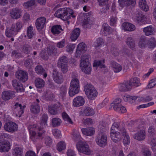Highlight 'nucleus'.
<instances>
[{"mask_svg":"<svg viewBox=\"0 0 156 156\" xmlns=\"http://www.w3.org/2000/svg\"><path fill=\"white\" fill-rule=\"evenodd\" d=\"M48 118V115L43 114L41 115L40 118L41 127L36 125H30L29 127L30 138L33 141L35 142L37 139L43 138L45 131L43 128L46 127L47 125Z\"/></svg>","mask_w":156,"mask_h":156,"instance_id":"1","label":"nucleus"},{"mask_svg":"<svg viewBox=\"0 0 156 156\" xmlns=\"http://www.w3.org/2000/svg\"><path fill=\"white\" fill-rule=\"evenodd\" d=\"M73 11L71 9L62 8L58 9L55 13V16L63 20H66L69 19L70 16L74 18L75 16L73 15Z\"/></svg>","mask_w":156,"mask_h":156,"instance_id":"2","label":"nucleus"},{"mask_svg":"<svg viewBox=\"0 0 156 156\" xmlns=\"http://www.w3.org/2000/svg\"><path fill=\"white\" fill-rule=\"evenodd\" d=\"M90 58L89 55H83L80 61V66L82 71L87 74H90L91 71V66L89 62Z\"/></svg>","mask_w":156,"mask_h":156,"instance_id":"3","label":"nucleus"},{"mask_svg":"<svg viewBox=\"0 0 156 156\" xmlns=\"http://www.w3.org/2000/svg\"><path fill=\"white\" fill-rule=\"evenodd\" d=\"M73 75L72 76L73 78L70 84V87L69 90V94L70 97H73L76 94H78L80 90V84L78 79Z\"/></svg>","mask_w":156,"mask_h":156,"instance_id":"4","label":"nucleus"},{"mask_svg":"<svg viewBox=\"0 0 156 156\" xmlns=\"http://www.w3.org/2000/svg\"><path fill=\"white\" fill-rule=\"evenodd\" d=\"M84 90L85 94L90 99H93L96 97L98 93L93 86L90 83H85L84 86Z\"/></svg>","mask_w":156,"mask_h":156,"instance_id":"5","label":"nucleus"},{"mask_svg":"<svg viewBox=\"0 0 156 156\" xmlns=\"http://www.w3.org/2000/svg\"><path fill=\"white\" fill-rule=\"evenodd\" d=\"M68 59L65 56L61 57L58 60V66L61 68V71L63 73H66L68 71Z\"/></svg>","mask_w":156,"mask_h":156,"instance_id":"6","label":"nucleus"},{"mask_svg":"<svg viewBox=\"0 0 156 156\" xmlns=\"http://www.w3.org/2000/svg\"><path fill=\"white\" fill-rule=\"evenodd\" d=\"M76 148L78 151L84 154L89 155L90 151L88 145L86 143L80 141L76 144Z\"/></svg>","mask_w":156,"mask_h":156,"instance_id":"7","label":"nucleus"},{"mask_svg":"<svg viewBox=\"0 0 156 156\" xmlns=\"http://www.w3.org/2000/svg\"><path fill=\"white\" fill-rule=\"evenodd\" d=\"M104 133L101 131L100 133L98 135L96 139V143L101 147L105 146L107 144V136Z\"/></svg>","mask_w":156,"mask_h":156,"instance_id":"8","label":"nucleus"},{"mask_svg":"<svg viewBox=\"0 0 156 156\" xmlns=\"http://www.w3.org/2000/svg\"><path fill=\"white\" fill-rule=\"evenodd\" d=\"M52 76L54 81L57 83H61L63 82L64 79L62 75L57 70L54 69L52 73Z\"/></svg>","mask_w":156,"mask_h":156,"instance_id":"9","label":"nucleus"},{"mask_svg":"<svg viewBox=\"0 0 156 156\" xmlns=\"http://www.w3.org/2000/svg\"><path fill=\"white\" fill-rule=\"evenodd\" d=\"M26 107V106L22 105L18 103H16L14 105L13 109L14 113L15 114L16 116L20 117L24 112V109Z\"/></svg>","mask_w":156,"mask_h":156,"instance_id":"10","label":"nucleus"},{"mask_svg":"<svg viewBox=\"0 0 156 156\" xmlns=\"http://www.w3.org/2000/svg\"><path fill=\"white\" fill-rule=\"evenodd\" d=\"M22 10L20 8L15 7L11 9L9 15L11 18L14 19H17L22 16Z\"/></svg>","mask_w":156,"mask_h":156,"instance_id":"11","label":"nucleus"},{"mask_svg":"<svg viewBox=\"0 0 156 156\" xmlns=\"http://www.w3.org/2000/svg\"><path fill=\"white\" fill-rule=\"evenodd\" d=\"M17 125L16 123L12 122H6L4 126L5 130L11 133H13L17 131Z\"/></svg>","mask_w":156,"mask_h":156,"instance_id":"12","label":"nucleus"},{"mask_svg":"<svg viewBox=\"0 0 156 156\" xmlns=\"http://www.w3.org/2000/svg\"><path fill=\"white\" fill-rule=\"evenodd\" d=\"M15 76L17 78L23 82H25L28 79L27 73L22 70H20L17 71Z\"/></svg>","mask_w":156,"mask_h":156,"instance_id":"13","label":"nucleus"},{"mask_svg":"<svg viewBox=\"0 0 156 156\" xmlns=\"http://www.w3.org/2000/svg\"><path fill=\"white\" fill-rule=\"evenodd\" d=\"M10 148V144L8 141H1L0 142V152H8Z\"/></svg>","mask_w":156,"mask_h":156,"instance_id":"14","label":"nucleus"},{"mask_svg":"<svg viewBox=\"0 0 156 156\" xmlns=\"http://www.w3.org/2000/svg\"><path fill=\"white\" fill-rule=\"evenodd\" d=\"M12 84L13 87L16 90L17 92H23L24 89L22 84L19 81L16 79L13 80Z\"/></svg>","mask_w":156,"mask_h":156,"instance_id":"15","label":"nucleus"},{"mask_svg":"<svg viewBox=\"0 0 156 156\" xmlns=\"http://www.w3.org/2000/svg\"><path fill=\"white\" fill-rule=\"evenodd\" d=\"M110 137L112 140L115 143L119 142L122 138L120 132H111Z\"/></svg>","mask_w":156,"mask_h":156,"instance_id":"16","label":"nucleus"},{"mask_svg":"<svg viewBox=\"0 0 156 156\" xmlns=\"http://www.w3.org/2000/svg\"><path fill=\"white\" fill-rule=\"evenodd\" d=\"M46 22V18L44 17L38 18L36 20V26L38 30H41L44 27Z\"/></svg>","mask_w":156,"mask_h":156,"instance_id":"17","label":"nucleus"},{"mask_svg":"<svg viewBox=\"0 0 156 156\" xmlns=\"http://www.w3.org/2000/svg\"><path fill=\"white\" fill-rule=\"evenodd\" d=\"M129 81L124 82L120 84L119 90L121 92H126L130 90L131 86Z\"/></svg>","mask_w":156,"mask_h":156,"instance_id":"18","label":"nucleus"},{"mask_svg":"<svg viewBox=\"0 0 156 156\" xmlns=\"http://www.w3.org/2000/svg\"><path fill=\"white\" fill-rule=\"evenodd\" d=\"M120 132L121 134V136H123L124 137L123 139V144L125 145H128L130 142V138L129 135L127 134L125 128H122L120 130Z\"/></svg>","mask_w":156,"mask_h":156,"instance_id":"19","label":"nucleus"},{"mask_svg":"<svg viewBox=\"0 0 156 156\" xmlns=\"http://www.w3.org/2000/svg\"><path fill=\"white\" fill-rule=\"evenodd\" d=\"M85 103L84 98L81 96H78L73 100V105L74 107H78L83 105Z\"/></svg>","mask_w":156,"mask_h":156,"instance_id":"20","label":"nucleus"},{"mask_svg":"<svg viewBox=\"0 0 156 156\" xmlns=\"http://www.w3.org/2000/svg\"><path fill=\"white\" fill-rule=\"evenodd\" d=\"M39 102V100L37 99L36 101L34 102L31 105L30 110L33 113L36 114H38L40 112V109L38 104Z\"/></svg>","mask_w":156,"mask_h":156,"instance_id":"21","label":"nucleus"},{"mask_svg":"<svg viewBox=\"0 0 156 156\" xmlns=\"http://www.w3.org/2000/svg\"><path fill=\"white\" fill-rule=\"evenodd\" d=\"M14 94V92L12 91H4L2 93V98L4 100H8L12 98Z\"/></svg>","mask_w":156,"mask_h":156,"instance_id":"22","label":"nucleus"},{"mask_svg":"<svg viewBox=\"0 0 156 156\" xmlns=\"http://www.w3.org/2000/svg\"><path fill=\"white\" fill-rule=\"evenodd\" d=\"M146 133L145 130H141L133 135L134 139L139 140H142L145 138Z\"/></svg>","mask_w":156,"mask_h":156,"instance_id":"23","label":"nucleus"},{"mask_svg":"<svg viewBox=\"0 0 156 156\" xmlns=\"http://www.w3.org/2000/svg\"><path fill=\"white\" fill-rule=\"evenodd\" d=\"M111 65L113 70L115 73H118L120 72L122 69L121 65L114 61H111Z\"/></svg>","mask_w":156,"mask_h":156,"instance_id":"24","label":"nucleus"},{"mask_svg":"<svg viewBox=\"0 0 156 156\" xmlns=\"http://www.w3.org/2000/svg\"><path fill=\"white\" fill-rule=\"evenodd\" d=\"M80 32V29L78 28L75 29L72 32L70 38L72 41H74L76 40L79 37Z\"/></svg>","mask_w":156,"mask_h":156,"instance_id":"25","label":"nucleus"},{"mask_svg":"<svg viewBox=\"0 0 156 156\" xmlns=\"http://www.w3.org/2000/svg\"><path fill=\"white\" fill-rule=\"evenodd\" d=\"M122 26L125 30L131 31L135 29V26L133 24L128 23H123Z\"/></svg>","mask_w":156,"mask_h":156,"instance_id":"26","label":"nucleus"},{"mask_svg":"<svg viewBox=\"0 0 156 156\" xmlns=\"http://www.w3.org/2000/svg\"><path fill=\"white\" fill-rule=\"evenodd\" d=\"M81 131L83 134L87 136H92L94 133V130L92 127L82 128L81 129Z\"/></svg>","mask_w":156,"mask_h":156,"instance_id":"27","label":"nucleus"},{"mask_svg":"<svg viewBox=\"0 0 156 156\" xmlns=\"http://www.w3.org/2000/svg\"><path fill=\"white\" fill-rule=\"evenodd\" d=\"M22 51L23 53L26 54H29L32 50L31 45L30 44H25L22 47Z\"/></svg>","mask_w":156,"mask_h":156,"instance_id":"28","label":"nucleus"},{"mask_svg":"<svg viewBox=\"0 0 156 156\" xmlns=\"http://www.w3.org/2000/svg\"><path fill=\"white\" fill-rule=\"evenodd\" d=\"M36 73L38 74L43 75L44 78H46L47 74L45 70L41 66H37L35 68Z\"/></svg>","mask_w":156,"mask_h":156,"instance_id":"29","label":"nucleus"},{"mask_svg":"<svg viewBox=\"0 0 156 156\" xmlns=\"http://www.w3.org/2000/svg\"><path fill=\"white\" fill-rule=\"evenodd\" d=\"M139 6L140 9L145 12L148 10L149 7L146 0H140L139 2Z\"/></svg>","mask_w":156,"mask_h":156,"instance_id":"30","label":"nucleus"},{"mask_svg":"<svg viewBox=\"0 0 156 156\" xmlns=\"http://www.w3.org/2000/svg\"><path fill=\"white\" fill-rule=\"evenodd\" d=\"M131 86V88L133 86L135 87L139 86L140 85L139 79L137 77H135L130 79L129 81Z\"/></svg>","mask_w":156,"mask_h":156,"instance_id":"31","label":"nucleus"},{"mask_svg":"<svg viewBox=\"0 0 156 156\" xmlns=\"http://www.w3.org/2000/svg\"><path fill=\"white\" fill-rule=\"evenodd\" d=\"M11 27L17 34L22 28V23L20 22H17L15 23L12 24Z\"/></svg>","mask_w":156,"mask_h":156,"instance_id":"32","label":"nucleus"},{"mask_svg":"<svg viewBox=\"0 0 156 156\" xmlns=\"http://www.w3.org/2000/svg\"><path fill=\"white\" fill-rule=\"evenodd\" d=\"M35 86L38 88H41L44 87L45 85V82L42 79L37 78L35 80Z\"/></svg>","mask_w":156,"mask_h":156,"instance_id":"33","label":"nucleus"},{"mask_svg":"<svg viewBox=\"0 0 156 156\" xmlns=\"http://www.w3.org/2000/svg\"><path fill=\"white\" fill-rule=\"evenodd\" d=\"M135 0H118V2L120 6L123 7L125 5L128 6L134 4Z\"/></svg>","mask_w":156,"mask_h":156,"instance_id":"34","label":"nucleus"},{"mask_svg":"<svg viewBox=\"0 0 156 156\" xmlns=\"http://www.w3.org/2000/svg\"><path fill=\"white\" fill-rule=\"evenodd\" d=\"M122 101V99L120 98H118L115 99L111 104V105L113 106L114 110L119 109V107L121 106V103Z\"/></svg>","mask_w":156,"mask_h":156,"instance_id":"35","label":"nucleus"},{"mask_svg":"<svg viewBox=\"0 0 156 156\" xmlns=\"http://www.w3.org/2000/svg\"><path fill=\"white\" fill-rule=\"evenodd\" d=\"M143 30L146 36L152 35L154 33V28L151 26H150L144 28Z\"/></svg>","mask_w":156,"mask_h":156,"instance_id":"36","label":"nucleus"},{"mask_svg":"<svg viewBox=\"0 0 156 156\" xmlns=\"http://www.w3.org/2000/svg\"><path fill=\"white\" fill-rule=\"evenodd\" d=\"M60 25H56L52 26L51 31L54 34H58L61 33L60 30H63Z\"/></svg>","mask_w":156,"mask_h":156,"instance_id":"37","label":"nucleus"},{"mask_svg":"<svg viewBox=\"0 0 156 156\" xmlns=\"http://www.w3.org/2000/svg\"><path fill=\"white\" fill-rule=\"evenodd\" d=\"M47 52L50 55H54L57 53V49L54 46L49 45L47 47Z\"/></svg>","mask_w":156,"mask_h":156,"instance_id":"38","label":"nucleus"},{"mask_svg":"<svg viewBox=\"0 0 156 156\" xmlns=\"http://www.w3.org/2000/svg\"><path fill=\"white\" fill-rule=\"evenodd\" d=\"M147 41V40L144 36L141 37L139 43V47L141 48L146 47L148 44Z\"/></svg>","mask_w":156,"mask_h":156,"instance_id":"39","label":"nucleus"},{"mask_svg":"<svg viewBox=\"0 0 156 156\" xmlns=\"http://www.w3.org/2000/svg\"><path fill=\"white\" fill-rule=\"evenodd\" d=\"M124 128L121 127L118 122H114L112 124L111 128V132H117V130H119L120 132V130L122 128Z\"/></svg>","mask_w":156,"mask_h":156,"instance_id":"40","label":"nucleus"},{"mask_svg":"<svg viewBox=\"0 0 156 156\" xmlns=\"http://www.w3.org/2000/svg\"><path fill=\"white\" fill-rule=\"evenodd\" d=\"M72 138L75 141L79 140L81 138L78 129H74L72 133Z\"/></svg>","mask_w":156,"mask_h":156,"instance_id":"41","label":"nucleus"},{"mask_svg":"<svg viewBox=\"0 0 156 156\" xmlns=\"http://www.w3.org/2000/svg\"><path fill=\"white\" fill-rule=\"evenodd\" d=\"M17 34V33L11 27L6 29L5 35L8 37H12Z\"/></svg>","mask_w":156,"mask_h":156,"instance_id":"42","label":"nucleus"},{"mask_svg":"<svg viewBox=\"0 0 156 156\" xmlns=\"http://www.w3.org/2000/svg\"><path fill=\"white\" fill-rule=\"evenodd\" d=\"M103 27L104 33L106 36L111 34L113 31V29L107 25H103Z\"/></svg>","mask_w":156,"mask_h":156,"instance_id":"43","label":"nucleus"},{"mask_svg":"<svg viewBox=\"0 0 156 156\" xmlns=\"http://www.w3.org/2000/svg\"><path fill=\"white\" fill-rule=\"evenodd\" d=\"M23 149L22 148L17 147L13 150L12 152L13 156H22Z\"/></svg>","mask_w":156,"mask_h":156,"instance_id":"44","label":"nucleus"},{"mask_svg":"<svg viewBox=\"0 0 156 156\" xmlns=\"http://www.w3.org/2000/svg\"><path fill=\"white\" fill-rule=\"evenodd\" d=\"M126 43L127 45L132 49L135 47V41L131 37H128L126 40Z\"/></svg>","mask_w":156,"mask_h":156,"instance_id":"45","label":"nucleus"},{"mask_svg":"<svg viewBox=\"0 0 156 156\" xmlns=\"http://www.w3.org/2000/svg\"><path fill=\"white\" fill-rule=\"evenodd\" d=\"M34 63L31 58H27L24 62V65L28 69H31L33 67Z\"/></svg>","mask_w":156,"mask_h":156,"instance_id":"46","label":"nucleus"},{"mask_svg":"<svg viewBox=\"0 0 156 156\" xmlns=\"http://www.w3.org/2000/svg\"><path fill=\"white\" fill-rule=\"evenodd\" d=\"M35 33L33 30V27L31 26H29L27 29V34L28 37L29 39L33 37L35 35Z\"/></svg>","mask_w":156,"mask_h":156,"instance_id":"47","label":"nucleus"},{"mask_svg":"<svg viewBox=\"0 0 156 156\" xmlns=\"http://www.w3.org/2000/svg\"><path fill=\"white\" fill-rule=\"evenodd\" d=\"M95 112L93 109L87 107L85 108L83 111V113L86 115H91L94 114Z\"/></svg>","mask_w":156,"mask_h":156,"instance_id":"48","label":"nucleus"},{"mask_svg":"<svg viewBox=\"0 0 156 156\" xmlns=\"http://www.w3.org/2000/svg\"><path fill=\"white\" fill-rule=\"evenodd\" d=\"M62 122L61 120L57 118H55L52 119V125L54 127H57L60 126Z\"/></svg>","mask_w":156,"mask_h":156,"instance_id":"49","label":"nucleus"},{"mask_svg":"<svg viewBox=\"0 0 156 156\" xmlns=\"http://www.w3.org/2000/svg\"><path fill=\"white\" fill-rule=\"evenodd\" d=\"M57 149L59 151H61L66 148L65 143L63 141H61L57 145Z\"/></svg>","mask_w":156,"mask_h":156,"instance_id":"50","label":"nucleus"},{"mask_svg":"<svg viewBox=\"0 0 156 156\" xmlns=\"http://www.w3.org/2000/svg\"><path fill=\"white\" fill-rule=\"evenodd\" d=\"M67 91V88L65 87H62L60 89V97L62 99L65 98Z\"/></svg>","mask_w":156,"mask_h":156,"instance_id":"51","label":"nucleus"},{"mask_svg":"<svg viewBox=\"0 0 156 156\" xmlns=\"http://www.w3.org/2000/svg\"><path fill=\"white\" fill-rule=\"evenodd\" d=\"M107 124L105 121H102L100 123L99 127L100 128V132L102 131L105 132L106 130V128Z\"/></svg>","mask_w":156,"mask_h":156,"instance_id":"52","label":"nucleus"},{"mask_svg":"<svg viewBox=\"0 0 156 156\" xmlns=\"http://www.w3.org/2000/svg\"><path fill=\"white\" fill-rule=\"evenodd\" d=\"M148 44L150 48H153L156 46V41L154 37H151L147 40Z\"/></svg>","mask_w":156,"mask_h":156,"instance_id":"53","label":"nucleus"},{"mask_svg":"<svg viewBox=\"0 0 156 156\" xmlns=\"http://www.w3.org/2000/svg\"><path fill=\"white\" fill-rule=\"evenodd\" d=\"M124 55L130 59H131L133 61H135V58L133 57L132 53L128 49H126L123 52Z\"/></svg>","mask_w":156,"mask_h":156,"instance_id":"54","label":"nucleus"},{"mask_svg":"<svg viewBox=\"0 0 156 156\" xmlns=\"http://www.w3.org/2000/svg\"><path fill=\"white\" fill-rule=\"evenodd\" d=\"M104 60L96 61L94 63V66H99L101 68H105V66L104 65Z\"/></svg>","mask_w":156,"mask_h":156,"instance_id":"55","label":"nucleus"},{"mask_svg":"<svg viewBox=\"0 0 156 156\" xmlns=\"http://www.w3.org/2000/svg\"><path fill=\"white\" fill-rule=\"evenodd\" d=\"M142 152L143 156H151V151L147 147H143L142 148Z\"/></svg>","mask_w":156,"mask_h":156,"instance_id":"56","label":"nucleus"},{"mask_svg":"<svg viewBox=\"0 0 156 156\" xmlns=\"http://www.w3.org/2000/svg\"><path fill=\"white\" fill-rule=\"evenodd\" d=\"M62 116L63 119L65 121H67L69 123L73 124V122L68 114L66 112H62Z\"/></svg>","mask_w":156,"mask_h":156,"instance_id":"57","label":"nucleus"},{"mask_svg":"<svg viewBox=\"0 0 156 156\" xmlns=\"http://www.w3.org/2000/svg\"><path fill=\"white\" fill-rule=\"evenodd\" d=\"M48 110L49 112L51 114L55 115L58 113V111L55 106H49L48 107Z\"/></svg>","mask_w":156,"mask_h":156,"instance_id":"58","label":"nucleus"},{"mask_svg":"<svg viewBox=\"0 0 156 156\" xmlns=\"http://www.w3.org/2000/svg\"><path fill=\"white\" fill-rule=\"evenodd\" d=\"M35 4V0H30L24 3L23 6L26 8H28L34 5Z\"/></svg>","mask_w":156,"mask_h":156,"instance_id":"59","label":"nucleus"},{"mask_svg":"<svg viewBox=\"0 0 156 156\" xmlns=\"http://www.w3.org/2000/svg\"><path fill=\"white\" fill-rule=\"evenodd\" d=\"M12 56L16 58H19L22 57V54L18 50H14L12 51Z\"/></svg>","mask_w":156,"mask_h":156,"instance_id":"60","label":"nucleus"},{"mask_svg":"<svg viewBox=\"0 0 156 156\" xmlns=\"http://www.w3.org/2000/svg\"><path fill=\"white\" fill-rule=\"evenodd\" d=\"M75 47V45L73 44H68L66 47V50L69 52H72Z\"/></svg>","mask_w":156,"mask_h":156,"instance_id":"61","label":"nucleus"},{"mask_svg":"<svg viewBox=\"0 0 156 156\" xmlns=\"http://www.w3.org/2000/svg\"><path fill=\"white\" fill-rule=\"evenodd\" d=\"M156 85V78L150 80L147 87L149 88H151L154 87Z\"/></svg>","mask_w":156,"mask_h":156,"instance_id":"62","label":"nucleus"},{"mask_svg":"<svg viewBox=\"0 0 156 156\" xmlns=\"http://www.w3.org/2000/svg\"><path fill=\"white\" fill-rule=\"evenodd\" d=\"M104 44L103 39L101 38H99L97 39L96 42L95 44L96 47H99L101 46Z\"/></svg>","mask_w":156,"mask_h":156,"instance_id":"63","label":"nucleus"},{"mask_svg":"<svg viewBox=\"0 0 156 156\" xmlns=\"http://www.w3.org/2000/svg\"><path fill=\"white\" fill-rule=\"evenodd\" d=\"M77 47L78 49H80L83 52H84L86 50V45L83 43L79 44L77 46Z\"/></svg>","mask_w":156,"mask_h":156,"instance_id":"64","label":"nucleus"}]
</instances>
